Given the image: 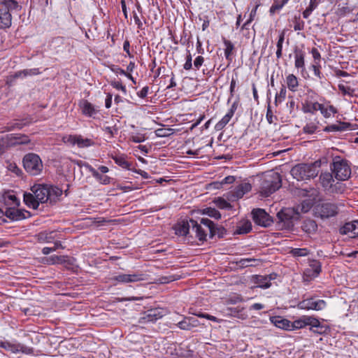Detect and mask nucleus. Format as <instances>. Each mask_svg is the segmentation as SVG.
<instances>
[{
	"label": "nucleus",
	"mask_w": 358,
	"mask_h": 358,
	"mask_svg": "<svg viewBox=\"0 0 358 358\" xmlns=\"http://www.w3.org/2000/svg\"><path fill=\"white\" fill-rule=\"evenodd\" d=\"M223 43L225 45L224 49V55L227 60H231V55L233 54V51L234 50V45L229 41L226 39L225 38H222Z\"/></svg>",
	"instance_id": "40"
},
{
	"label": "nucleus",
	"mask_w": 358,
	"mask_h": 358,
	"mask_svg": "<svg viewBox=\"0 0 358 358\" xmlns=\"http://www.w3.org/2000/svg\"><path fill=\"white\" fill-rule=\"evenodd\" d=\"M334 178L340 181L348 180L351 176V169L348 162L340 156H336L331 164Z\"/></svg>",
	"instance_id": "4"
},
{
	"label": "nucleus",
	"mask_w": 358,
	"mask_h": 358,
	"mask_svg": "<svg viewBox=\"0 0 358 358\" xmlns=\"http://www.w3.org/2000/svg\"><path fill=\"white\" fill-rule=\"evenodd\" d=\"M56 232L52 231H42L37 235L38 241L40 242H51L55 237Z\"/></svg>",
	"instance_id": "39"
},
{
	"label": "nucleus",
	"mask_w": 358,
	"mask_h": 358,
	"mask_svg": "<svg viewBox=\"0 0 358 358\" xmlns=\"http://www.w3.org/2000/svg\"><path fill=\"white\" fill-rule=\"evenodd\" d=\"M15 146V142L12 139V134H6L0 137V151L3 152L10 147Z\"/></svg>",
	"instance_id": "29"
},
{
	"label": "nucleus",
	"mask_w": 358,
	"mask_h": 358,
	"mask_svg": "<svg viewBox=\"0 0 358 358\" xmlns=\"http://www.w3.org/2000/svg\"><path fill=\"white\" fill-rule=\"evenodd\" d=\"M173 134V129L171 128H160L155 131V134L158 137H168Z\"/></svg>",
	"instance_id": "52"
},
{
	"label": "nucleus",
	"mask_w": 358,
	"mask_h": 358,
	"mask_svg": "<svg viewBox=\"0 0 358 358\" xmlns=\"http://www.w3.org/2000/svg\"><path fill=\"white\" fill-rule=\"evenodd\" d=\"M0 348L5 349L6 350L10 351L13 353L22 352L26 355H31L34 353V348L27 347L21 343H12L9 341H1Z\"/></svg>",
	"instance_id": "12"
},
{
	"label": "nucleus",
	"mask_w": 358,
	"mask_h": 358,
	"mask_svg": "<svg viewBox=\"0 0 358 358\" xmlns=\"http://www.w3.org/2000/svg\"><path fill=\"white\" fill-rule=\"evenodd\" d=\"M232 116L227 113L215 126L216 131H220L229 122Z\"/></svg>",
	"instance_id": "48"
},
{
	"label": "nucleus",
	"mask_w": 358,
	"mask_h": 358,
	"mask_svg": "<svg viewBox=\"0 0 358 358\" xmlns=\"http://www.w3.org/2000/svg\"><path fill=\"white\" fill-rule=\"evenodd\" d=\"M79 106L81 108L82 113L87 117H94L99 111L98 107L86 99H82L80 101Z\"/></svg>",
	"instance_id": "16"
},
{
	"label": "nucleus",
	"mask_w": 358,
	"mask_h": 358,
	"mask_svg": "<svg viewBox=\"0 0 358 358\" xmlns=\"http://www.w3.org/2000/svg\"><path fill=\"white\" fill-rule=\"evenodd\" d=\"M178 279V278L175 277V275H167V276H161L159 278V280L161 283H169L170 282H173Z\"/></svg>",
	"instance_id": "61"
},
{
	"label": "nucleus",
	"mask_w": 358,
	"mask_h": 358,
	"mask_svg": "<svg viewBox=\"0 0 358 358\" xmlns=\"http://www.w3.org/2000/svg\"><path fill=\"white\" fill-rule=\"evenodd\" d=\"M202 215H206L209 217L215 220H220L221 218L220 213L214 208L208 207L201 210Z\"/></svg>",
	"instance_id": "42"
},
{
	"label": "nucleus",
	"mask_w": 358,
	"mask_h": 358,
	"mask_svg": "<svg viewBox=\"0 0 358 358\" xmlns=\"http://www.w3.org/2000/svg\"><path fill=\"white\" fill-rule=\"evenodd\" d=\"M320 68L321 66L318 62H315L314 64L310 66V69L313 71L314 75L319 79H322L324 77L320 71Z\"/></svg>",
	"instance_id": "56"
},
{
	"label": "nucleus",
	"mask_w": 358,
	"mask_h": 358,
	"mask_svg": "<svg viewBox=\"0 0 358 358\" xmlns=\"http://www.w3.org/2000/svg\"><path fill=\"white\" fill-rule=\"evenodd\" d=\"M214 203L220 209H230L232 208L231 203L222 197L215 198Z\"/></svg>",
	"instance_id": "51"
},
{
	"label": "nucleus",
	"mask_w": 358,
	"mask_h": 358,
	"mask_svg": "<svg viewBox=\"0 0 358 358\" xmlns=\"http://www.w3.org/2000/svg\"><path fill=\"white\" fill-rule=\"evenodd\" d=\"M40 71L38 69H24L22 71H19L15 72L13 76H10V78H8L6 83L7 85L10 86L13 85V83L15 81L16 78L38 75Z\"/></svg>",
	"instance_id": "17"
},
{
	"label": "nucleus",
	"mask_w": 358,
	"mask_h": 358,
	"mask_svg": "<svg viewBox=\"0 0 358 358\" xmlns=\"http://www.w3.org/2000/svg\"><path fill=\"white\" fill-rule=\"evenodd\" d=\"M252 189V186L248 182L241 183L237 185L234 189V195L238 198H242L245 193L250 192Z\"/></svg>",
	"instance_id": "28"
},
{
	"label": "nucleus",
	"mask_w": 358,
	"mask_h": 358,
	"mask_svg": "<svg viewBox=\"0 0 358 358\" xmlns=\"http://www.w3.org/2000/svg\"><path fill=\"white\" fill-rule=\"evenodd\" d=\"M3 215L10 220L16 221L22 220L31 216V213L29 211L23 209H17L14 207L6 208Z\"/></svg>",
	"instance_id": "14"
},
{
	"label": "nucleus",
	"mask_w": 358,
	"mask_h": 358,
	"mask_svg": "<svg viewBox=\"0 0 358 358\" xmlns=\"http://www.w3.org/2000/svg\"><path fill=\"white\" fill-rule=\"evenodd\" d=\"M291 253L294 257H305L308 255L309 251L307 248H293Z\"/></svg>",
	"instance_id": "54"
},
{
	"label": "nucleus",
	"mask_w": 358,
	"mask_h": 358,
	"mask_svg": "<svg viewBox=\"0 0 358 358\" xmlns=\"http://www.w3.org/2000/svg\"><path fill=\"white\" fill-rule=\"evenodd\" d=\"M78 135H69L63 138V141L65 143H69L73 145L76 144Z\"/></svg>",
	"instance_id": "60"
},
{
	"label": "nucleus",
	"mask_w": 358,
	"mask_h": 358,
	"mask_svg": "<svg viewBox=\"0 0 358 358\" xmlns=\"http://www.w3.org/2000/svg\"><path fill=\"white\" fill-rule=\"evenodd\" d=\"M313 199H304L303 201H302L301 203H299L294 208H295L296 210L300 215L301 213H305L308 212L313 207Z\"/></svg>",
	"instance_id": "31"
},
{
	"label": "nucleus",
	"mask_w": 358,
	"mask_h": 358,
	"mask_svg": "<svg viewBox=\"0 0 358 358\" xmlns=\"http://www.w3.org/2000/svg\"><path fill=\"white\" fill-rule=\"evenodd\" d=\"M25 171L31 176H38L43 170V162L40 157L35 153L25 155L22 159Z\"/></svg>",
	"instance_id": "6"
},
{
	"label": "nucleus",
	"mask_w": 358,
	"mask_h": 358,
	"mask_svg": "<svg viewBox=\"0 0 358 358\" xmlns=\"http://www.w3.org/2000/svg\"><path fill=\"white\" fill-rule=\"evenodd\" d=\"M286 88L284 85L282 86L280 92L277 93L275 98V105L278 104V103H281L286 96Z\"/></svg>",
	"instance_id": "55"
},
{
	"label": "nucleus",
	"mask_w": 358,
	"mask_h": 358,
	"mask_svg": "<svg viewBox=\"0 0 358 358\" xmlns=\"http://www.w3.org/2000/svg\"><path fill=\"white\" fill-rule=\"evenodd\" d=\"M21 6L15 0L0 1V29L8 28L12 24V15L10 11L13 10H21Z\"/></svg>",
	"instance_id": "2"
},
{
	"label": "nucleus",
	"mask_w": 358,
	"mask_h": 358,
	"mask_svg": "<svg viewBox=\"0 0 358 358\" xmlns=\"http://www.w3.org/2000/svg\"><path fill=\"white\" fill-rule=\"evenodd\" d=\"M315 215L322 220L329 219L338 214L336 203L329 201L318 202L314 207Z\"/></svg>",
	"instance_id": "5"
},
{
	"label": "nucleus",
	"mask_w": 358,
	"mask_h": 358,
	"mask_svg": "<svg viewBox=\"0 0 358 358\" xmlns=\"http://www.w3.org/2000/svg\"><path fill=\"white\" fill-rule=\"evenodd\" d=\"M48 192H50V203H55L58 198L62 194V190L55 186L48 185Z\"/></svg>",
	"instance_id": "35"
},
{
	"label": "nucleus",
	"mask_w": 358,
	"mask_h": 358,
	"mask_svg": "<svg viewBox=\"0 0 358 358\" xmlns=\"http://www.w3.org/2000/svg\"><path fill=\"white\" fill-rule=\"evenodd\" d=\"M189 222L191 224V227L193 231L196 233V237L199 239V241L201 242H204L206 241L207 234L205 229L201 227V224H199L197 221L190 219Z\"/></svg>",
	"instance_id": "18"
},
{
	"label": "nucleus",
	"mask_w": 358,
	"mask_h": 358,
	"mask_svg": "<svg viewBox=\"0 0 358 358\" xmlns=\"http://www.w3.org/2000/svg\"><path fill=\"white\" fill-rule=\"evenodd\" d=\"M126 158L124 155H115L112 157V159L118 166L123 169L130 170L131 164L129 162Z\"/></svg>",
	"instance_id": "38"
},
{
	"label": "nucleus",
	"mask_w": 358,
	"mask_h": 358,
	"mask_svg": "<svg viewBox=\"0 0 358 358\" xmlns=\"http://www.w3.org/2000/svg\"><path fill=\"white\" fill-rule=\"evenodd\" d=\"M305 52L299 48L294 50V66L300 69L301 73L305 71Z\"/></svg>",
	"instance_id": "19"
},
{
	"label": "nucleus",
	"mask_w": 358,
	"mask_h": 358,
	"mask_svg": "<svg viewBox=\"0 0 358 358\" xmlns=\"http://www.w3.org/2000/svg\"><path fill=\"white\" fill-rule=\"evenodd\" d=\"M286 80L289 90L295 92L299 85L297 78L294 74H289L287 76Z\"/></svg>",
	"instance_id": "43"
},
{
	"label": "nucleus",
	"mask_w": 358,
	"mask_h": 358,
	"mask_svg": "<svg viewBox=\"0 0 358 358\" xmlns=\"http://www.w3.org/2000/svg\"><path fill=\"white\" fill-rule=\"evenodd\" d=\"M184 69L185 70H189L192 67V55L190 53H189L186 57V62L183 66Z\"/></svg>",
	"instance_id": "64"
},
{
	"label": "nucleus",
	"mask_w": 358,
	"mask_h": 358,
	"mask_svg": "<svg viewBox=\"0 0 358 358\" xmlns=\"http://www.w3.org/2000/svg\"><path fill=\"white\" fill-rule=\"evenodd\" d=\"M320 108H319V110L325 118L329 117L331 113L335 114L338 112L337 109L331 105L325 106L324 104L321 103Z\"/></svg>",
	"instance_id": "41"
},
{
	"label": "nucleus",
	"mask_w": 358,
	"mask_h": 358,
	"mask_svg": "<svg viewBox=\"0 0 358 358\" xmlns=\"http://www.w3.org/2000/svg\"><path fill=\"white\" fill-rule=\"evenodd\" d=\"M282 186L281 176L278 173L273 172L266 175L261 182L260 193L265 197L277 191Z\"/></svg>",
	"instance_id": "3"
},
{
	"label": "nucleus",
	"mask_w": 358,
	"mask_h": 358,
	"mask_svg": "<svg viewBox=\"0 0 358 358\" xmlns=\"http://www.w3.org/2000/svg\"><path fill=\"white\" fill-rule=\"evenodd\" d=\"M310 330L318 334H322L325 333L328 329L327 326L322 324L317 318L313 317L311 320V324H310Z\"/></svg>",
	"instance_id": "27"
},
{
	"label": "nucleus",
	"mask_w": 358,
	"mask_h": 358,
	"mask_svg": "<svg viewBox=\"0 0 358 358\" xmlns=\"http://www.w3.org/2000/svg\"><path fill=\"white\" fill-rule=\"evenodd\" d=\"M309 266H310L309 268L312 270L313 277H317L320 273V272L322 271L321 263L317 260H315V259L311 260L310 262Z\"/></svg>",
	"instance_id": "47"
},
{
	"label": "nucleus",
	"mask_w": 358,
	"mask_h": 358,
	"mask_svg": "<svg viewBox=\"0 0 358 358\" xmlns=\"http://www.w3.org/2000/svg\"><path fill=\"white\" fill-rule=\"evenodd\" d=\"M188 320H187V317H185L184 318L183 320L179 322L178 324H177V326L180 329H182V330H191V326L189 325V324L188 323Z\"/></svg>",
	"instance_id": "58"
},
{
	"label": "nucleus",
	"mask_w": 358,
	"mask_h": 358,
	"mask_svg": "<svg viewBox=\"0 0 358 358\" xmlns=\"http://www.w3.org/2000/svg\"><path fill=\"white\" fill-rule=\"evenodd\" d=\"M252 230V224L249 220H245L240 223V225L237 226L234 234H245L249 233Z\"/></svg>",
	"instance_id": "36"
},
{
	"label": "nucleus",
	"mask_w": 358,
	"mask_h": 358,
	"mask_svg": "<svg viewBox=\"0 0 358 358\" xmlns=\"http://www.w3.org/2000/svg\"><path fill=\"white\" fill-rule=\"evenodd\" d=\"M318 122H310L307 123L303 128V132L307 134H313L316 132L318 129Z\"/></svg>",
	"instance_id": "50"
},
{
	"label": "nucleus",
	"mask_w": 358,
	"mask_h": 358,
	"mask_svg": "<svg viewBox=\"0 0 358 358\" xmlns=\"http://www.w3.org/2000/svg\"><path fill=\"white\" fill-rule=\"evenodd\" d=\"M301 229L307 234H314L317 229V224L314 220L306 219L301 224Z\"/></svg>",
	"instance_id": "22"
},
{
	"label": "nucleus",
	"mask_w": 358,
	"mask_h": 358,
	"mask_svg": "<svg viewBox=\"0 0 358 358\" xmlns=\"http://www.w3.org/2000/svg\"><path fill=\"white\" fill-rule=\"evenodd\" d=\"M280 222H283L286 227H293L294 221L299 220V214L295 208H286L282 209L277 213Z\"/></svg>",
	"instance_id": "7"
},
{
	"label": "nucleus",
	"mask_w": 358,
	"mask_h": 358,
	"mask_svg": "<svg viewBox=\"0 0 358 358\" xmlns=\"http://www.w3.org/2000/svg\"><path fill=\"white\" fill-rule=\"evenodd\" d=\"M350 127V123L345 122H339L338 124H333L327 126L324 131L327 132L331 131H346Z\"/></svg>",
	"instance_id": "23"
},
{
	"label": "nucleus",
	"mask_w": 358,
	"mask_h": 358,
	"mask_svg": "<svg viewBox=\"0 0 358 358\" xmlns=\"http://www.w3.org/2000/svg\"><path fill=\"white\" fill-rule=\"evenodd\" d=\"M8 169L15 173L17 176H20L22 173V170L15 163L10 164Z\"/></svg>",
	"instance_id": "63"
},
{
	"label": "nucleus",
	"mask_w": 358,
	"mask_h": 358,
	"mask_svg": "<svg viewBox=\"0 0 358 358\" xmlns=\"http://www.w3.org/2000/svg\"><path fill=\"white\" fill-rule=\"evenodd\" d=\"M163 314L159 309H151L145 313L144 319L147 320L148 322H155L157 320L162 318Z\"/></svg>",
	"instance_id": "33"
},
{
	"label": "nucleus",
	"mask_w": 358,
	"mask_h": 358,
	"mask_svg": "<svg viewBox=\"0 0 358 358\" xmlns=\"http://www.w3.org/2000/svg\"><path fill=\"white\" fill-rule=\"evenodd\" d=\"M84 166L89 170L92 176L99 181L100 183L108 185L110 182V178L108 176L100 174L94 168L87 163H85Z\"/></svg>",
	"instance_id": "20"
},
{
	"label": "nucleus",
	"mask_w": 358,
	"mask_h": 358,
	"mask_svg": "<svg viewBox=\"0 0 358 358\" xmlns=\"http://www.w3.org/2000/svg\"><path fill=\"white\" fill-rule=\"evenodd\" d=\"M31 191L35 194L39 203H44L49 201L50 192H48V185L35 184L31 187Z\"/></svg>",
	"instance_id": "13"
},
{
	"label": "nucleus",
	"mask_w": 358,
	"mask_h": 358,
	"mask_svg": "<svg viewBox=\"0 0 358 358\" xmlns=\"http://www.w3.org/2000/svg\"><path fill=\"white\" fill-rule=\"evenodd\" d=\"M295 194L301 197H312L313 199L317 196V191L315 188H297L294 192Z\"/></svg>",
	"instance_id": "25"
},
{
	"label": "nucleus",
	"mask_w": 358,
	"mask_h": 358,
	"mask_svg": "<svg viewBox=\"0 0 358 358\" xmlns=\"http://www.w3.org/2000/svg\"><path fill=\"white\" fill-rule=\"evenodd\" d=\"M327 306V303L323 299H319L315 296L309 297L300 301L297 306L302 310H321Z\"/></svg>",
	"instance_id": "8"
},
{
	"label": "nucleus",
	"mask_w": 358,
	"mask_h": 358,
	"mask_svg": "<svg viewBox=\"0 0 358 358\" xmlns=\"http://www.w3.org/2000/svg\"><path fill=\"white\" fill-rule=\"evenodd\" d=\"M24 202L25 204L33 209H37L39 206L38 200H37L34 193L25 192L24 194Z\"/></svg>",
	"instance_id": "24"
},
{
	"label": "nucleus",
	"mask_w": 358,
	"mask_h": 358,
	"mask_svg": "<svg viewBox=\"0 0 358 358\" xmlns=\"http://www.w3.org/2000/svg\"><path fill=\"white\" fill-rule=\"evenodd\" d=\"M333 173L331 174V173H324V174H322L320 176V180H321V182H322V185L323 187H327L329 186L331 187V182H334V178H333Z\"/></svg>",
	"instance_id": "49"
},
{
	"label": "nucleus",
	"mask_w": 358,
	"mask_h": 358,
	"mask_svg": "<svg viewBox=\"0 0 358 358\" xmlns=\"http://www.w3.org/2000/svg\"><path fill=\"white\" fill-rule=\"evenodd\" d=\"M305 3L307 4V6L303 10L302 15L303 18L307 19L311 15L312 12L317 7L320 0H308V3L306 1Z\"/></svg>",
	"instance_id": "34"
},
{
	"label": "nucleus",
	"mask_w": 358,
	"mask_h": 358,
	"mask_svg": "<svg viewBox=\"0 0 358 358\" xmlns=\"http://www.w3.org/2000/svg\"><path fill=\"white\" fill-rule=\"evenodd\" d=\"M303 327H305V324L302 317L299 320L294 321L293 322H290V330L294 329H301Z\"/></svg>",
	"instance_id": "57"
},
{
	"label": "nucleus",
	"mask_w": 358,
	"mask_h": 358,
	"mask_svg": "<svg viewBox=\"0 0 358 358\" xmlns=\"http://www.w3.org/2000/svg\"><path fill=\"white\" fill-rule=\"evenodd\" d=\"M320 104L318 102H311L309 101H306L302 103V110L305 113H314L315 111L319 110L320 108Z\"/></svg>",
	"instance_id": "30"
},
{
	"label": "nucleus",
	"mask_w": 358,
	"mask_h": 358,
	"mask_svg": "<svg viewBox=\"0 0 358 358\" xmlns=\"http://www.w3.org/2000/svg\"><path fill=\"white\" fill-rule=\"evenodd\" d=\"M145 280V274L142 273H135L133 274L120 273L110 278L113 285H117V282L130 283L136 282Z\"/></svg>",
	"instance_id": "10"
},
{
	"label": "nucleus",
	"mask_w": 358,
	"mask_h": 358,
	"mask_svg": "<svg viewBox=\"0 0 358 358\" xmlns=\"http://www.w3.org/2000/svg\"><path fill=\"white\" fill-rule=\"evenodd\" d=\"M191 224L189 221H182L175 227L176 234L178 236H186L189 231Z\"/></svg>",
	"instance_id": "26"
},
{
	"label": "nucleus",
	"mask_w": 358,
	"mask_h": 358,
	"mask_svg": "<svg viewBox=\"0 0 358 358\" xmlns=\"http://www.w3.org/2000/svg\"><path fill=\"white\" fill-rule=\"evenodd\" d=\"M94 142L90 138H84L82 136L78 135L76 145L80 148H87L93 145Z\"/></svg>",
	"instance_id": "44"
},
{
	"label": "nucleus",
	"mask_w": 358,
	"mask_h": 358,
	"mask_svg": "<svg viewBox=\"0 0 358 358\" xmlns=\"http://www.w3.org/2000/svg\"><path fill=\"white\" fill-rule=\"evenodd\" d=\"M293 22L294 31H302L304 29L305 23L301 20L300 16H294Z\"/></svg>",
	"instance_id": "53"
},
{
	"label": "nucleus",
	"mask_w": 358,
	"mask_h": 358,
	"mask_svg": "<svg viewBox=\"0 0 358 358\" xmlns=\"http://www.w3.org/2000/svg\"><path fill=\"white\" fill-rule=\"evenodd\" d=\"M12 139L15 142V146L18 145H27L31 142L29 137L27 135L22 134H11Z\"/></svg>",
	"instance_id": "37"
},
{
	"label": "nucleus",
	"mask_w": 358,
	"mask_h": 358,
	"mask_svg": "<svg viewBox=\"0 0 358 358\" xmlns=\"http://www.w3.org/2000/svg\"><path fill=\"white\" fill-rule=\"evenodd\" d=\"M110 85L116 90H121L124 94L127 93V89L120 81H112Z\"/></svg>",
	"instance_id": "59"
},
{
	"label": "nucleus",
	"mask_w": 358,
	"mask_h": 358,
	"mask_svg": "<svg viewBox=\"0 0 358 358\" xmlns=\"http://www.w3.org/2000/svg\"><path fill=\"white\" fill-rule=\"evenodd\" d=\"M322 163H327L324 157L310 164H298L290 171L291 175L297 180H303L316 177Z\"/></svg>",
	"instance_id": "1"
},
{
	"label": "nucleus",
	"mask_w": 358,
	"mask_h": 358,
	"mask_svg": "<svg viewBox=\"0 0 358 358\" xmlns=\"http://www.w3.org/2000/svg\"><path fill=\"white\" fill-rule=\"evenodd\" d=\"M201 224H203L209 230V238L213 239L215 236L218 238H222L227 234V229L222 225L215 224L208 218H201Z\"/></svg>",
	"instance_id": "9"
},
{
	"label": "nucleus",
	"mask_w": 358,
	"mask_h": 358,
	"mask_svg": "<svg viewBox=\"0 0 358 358\" xmlns=\"http://www.w3.org/2000/svg\"><path fill=\"white\" fill-rule=\"evenodd\" d=\"M266 117L268 122L270 124L273 122V119H276V117L273 114L270 105L268 106Z\"/></svg>",
	"instance_id": "62"
},
{
	"label": "nucleus",
	"mask_w": 358,
	"mask_h": 358,
	"mask_svg": "<svg viewBox=\"0 0 358 358\" xmlns=\"http://www.w3.org/2000/svg\"><path fill=\"white\" fill-rule=\"evenodd\" d=\"M252 282L257 285V287L267 289L271 287V284H268V279L266 275H255L252 276Z\"/></svg>",
	"instance_id": "32"
},
{
	"label": "nucleus",
	"mask_w": 358,
	"mask_h": 358,
	"mask_svg": "<svg viewBox=\"0 0 358 358\" xmlns=\"http://www.w3.org/2000/svg\"><path fill=\"white\" fill-rule=\"evenodd\" d=\"M271 322L276 327L285 330H290V321L280 316H274L271 317Z\"/></svg>",
	"instance_id": "21"
},
{
	"label": "nucleus",
	"mask_w": 358,
	"mask_h": 358,
	"mask_svg": "<svg viewBox=\"0 0 358 358\" xmlns=\"http://www.w3.org/2000/svg\"><path fill=\"white\" fill-rule=\"evenodd\" d=\"M339 233L341 235H348L351 234L350 237L355 238L358 236V220L346 222L339 229Z\"/></svg>",
	"instance_id": "15"
},
{
	"label": "nucleus",
	"mask_w": 358,
	"mask_h": 358,
	"mask_svg": "<svg viewBox=\"0 0 358 358\" xmlns=\"http://www.w3.org/2000/svg\"><path fill=\"white\" fill-rule=\"evenodd\" d=\"M254 222L259 226L268 227L273 223L272 217L262 208H255L252 211Z\"/></svg>",
	"instance_id": "11"
},
{
	"label": "nucleus",
	"mask_w": 358,
	"mask_h": 358,
	"mask_svg": "<svg viewBox=\"0 0 358 358\" xmlns=\"http://www.w3.org/2000/svg\"><path fill=\"white\" fill-rule=\"evenodd\" d=\"M3 199L6 205H13L15 206L20 205V201L15 194L6 193L3 195Z\"/></svg>",
	"instance_id": "45"
},
{
	"label": "nucleus",
	"mask_w": 358,
	"mask_h": 358,
	"mask_svg": "<svg viewBox=\"0 0 358 358\" xmlns=\"http://www.w3.org/2000/svg\"><path fill=\"white\" fill-rule=\"evenodd\" d=\"M257 262H259V260L254 258H243L238 261L236 264L241 268H245L248 266L257 265L255 263Z\"/></svg>",
	"instance_id": "46"
}]
</instances>
